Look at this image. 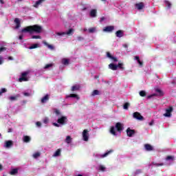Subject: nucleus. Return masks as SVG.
Instances as JSON below:
<instances>
[{
	"label": "nucleus",
	"mask_w": 176,
	"mask_h": 176,
	"mask_svg": "<svg viewBox=\"0 0 176 176\" xmlns=\"http://www.w3.org/2000/svg\"><path fill=\"white\" fill-rule=\"evenodd\" d=\"M54 113H55V115H56V116L58 117L57 122L52 123L54 127H61V126L67 124V123L68 122V118H67V116H63L60 110L55 109L54 110Z\"/></svg>",
	"instance_id": "nucleus-1"
},
{
	"label": "nucleus",
	"mask_w": 176,
	"mask_h": 176,
	"mask_svg": "<svg viewBox=\"0 0 176 176\" xmlns=\"http://www.w3.org/2000/svg\"><path fill=\"white\" fill-rule=\"evenodd\" d=\"M43 28L42 26L39 25H30L27 26L21 30L22 34H41L42 32Z\"/></svg>",
	"instance_id": "nucleus-2"
},
{
	"label": "nucleus",
	"mask_w": 176,
	"mask_h": 176,
	"mask_svg": "<svg viewBox=\"0 0 176 176\" xmlns=\"http://www.w3.org/2000/svg\"><path fill=\"white\" fill-rule=\"evenodd\" d=\"M123 130V124L120 122H118L116 126H111L110 129V133L112 135H119L122 131Z\"/></svg>",
	"instance_id": "nucleus-3"
},
{
	"label": "nucleus",
	"mask_w": 176,
	"mask_h": 176,
	"mask_svg": "<svg viewBox=\"0 0 176 176\" xmlns=\"http://www.w3.org/2000/svg\"><path fill=\"white\" fill-rule=\"evenodd\" d=\"M31 73L30 70H27L21 73V77L19 78V82H28V75Z\"/></svg>",
	"instance_id": "nucleus-4"
},
{
	"label": "nucleus",
	"mask_w": 176,
	"mask_h": 176,
	"mask_svg": "<svg viewBox=\"0 0 176 176\" xmlns=\"http://www.w3.org/2000/svg\"><path fill=\"white\" fill-rule=\"evenodd\" d=\"M55 34L59 38L65 36V35H72L74 34V29H69L67 32H56Z\"/></svg>",
	"instance_id": "nucleus-5"
},
{
	"label": "nucleus",
	"mask_w": 176,
	"mask_h": 176,
	"mask_svg": "<svg viewBox=\"0 0 176 176\" xmlns=\"http://www.w3.org/2000/svg\"><path fill=\"white\" fill-rule=\"evenodd\" d=\"M123 63H118V65H115L113 63H110L109 65V68L110 69H112V71H116L118 68H120V69H124V67H123Z\"/></svg>",
	"instance_id": "nucleus-6"
},
{
	"label": "nucleus",
	"mask_w": 176,
	"mask_h": 176,
	"mask_svg": "<svg viewBox=\"0 0 176 176\" xmlns=\"http://www.w3.org/2000/svg\"><path fill=\"white\" fill-rule=\"evenodd\" d=\"M89 131L87 129H85L82 133V137L83 141H85V142H87L89 141V138L90 137V134L89 133Z\"/></svg>",
	"instance_id": "nucleus-7"
},
{
	"label": "nucleus",
	"mask_w": 176,
	"mask_h": 176,
	"mask_svg": "<svg viewBox=\"0 0 176 176\" xmlns=\"http://www.w3.org/2000/svg\"><path fill=\"white\" fill-rule=\"evenodd\" d=\"M165 160L166 162V164L170 166V164H173V162L175 160V157L173 155H168L165 158Z\"/></svg>",
	"instance_id": "nucleus-8"
},
{
	"label": "nucleus",
	"mask_w": 176,
	"mask_h": 176,
	"mask_svg": "<svg viewBox=\"0 0 176 176\" xmlns=\"http://www.w3.org/2000/svg\"><path fill=\"white\" fill-rule=\"evenodd\" d=\"M66 98H75L77 101H79V100H80V97L79 96V95L76 94H70L66 95Z\"/></svg>",
	"instance_id": "nucleus-9"
},
{
	"label": "nucleus",
	"mask_w": 176,
	"mask_h": 176,
	"mask_svg": "<svg viewBox=\"0 0 176 176\" xmlns=\"http://www.w3.org/2000/svg\"><path fill=\"white\" fill-rule=\"evenodd\" d=\"M133 117L134 119H136L137 120H144V117L141 116V113H140L139 112L133 113Z\"/></svg>",
	"instance_id": "nucleus-10"
},
{
	"label": "nucleus",
	"mask_w": 176,
	"mask_h": 176,
	"mask_svg": "<svg viewBox=\"0 0 176 176\" xmlns=\"http://www.w3.org/2000/svg\"><path fill=\"white\" fill-rule=\"evenodd\" d=\"M13 146V141L12 140H7L4 142L3 147L9 149Z\"/></svg>",
	"instance_id": "nucleus-11"
},
{
	"label": "nucleus",
	"mask_w": 176,
	"mask_h": 176,
	"mask_svg": "<svg viewBox=\"0 0 176 176\" xmlns=\"http://www.w3.org/2000/svg\"><path fill=\"white\" fill-rule=\"evenodd\" d=\"M171 112H173V107H168L166 109V112L164 113V116L165 118H171Z\"/></svg>",
	"instance_id": "nucleus-12"
},
{
	"label": "nucleus",
	"mask_w": 176,
	"mask_h": 176,
	"mask_svg": "<svg viewBox=\"0 0 176 176\" xmlns=\"http://www.w3.org/2000/svg\"><path fill=\"white\" fill-rule=\"evenodd\" d=\"M112 152H113V150H110L104 154L98 155L97 157H98V159H104V157H107V156H108L109 155H111Z\"/></svg>",
	"instance_id": "nucleus-13"
},
{
	"label": "nucleus",
	"mask_w": 176,
	"mask_h": 176,
	"mask_svg": "<svg viewBox=\"0 0 176 176\" xmlns=\"http://www.w3.org/2000/svg\"><path fill=\"white\" fill-rule=\"evenodd\" d=\"M43 2H45V0L36 1V2L34 3L33 8H36V9H38V8H39V6H41L42 3H43Z\"/></svg>",
	"instance_id": "nucleus-14"
},
{
	"label": "nucleus",
	"mask_w": 176,
	"mask_h": 176,
	"mask_svg": "<svg viewBox=\"0 0 176 176\" xmlns=\"http://www.w3.org/2000/svg\"><path fill=\"white\" fill-rule=\"evenodd\" d=\"M135 7L136 9H138V10H142V9L145 8V4H144L142 2L138 3L135 5Z\"/></svg>",
	"instance_id": "nucleus-15"
},
{
	"label": "nucleus",
	"mask_w": 176,
	"mask_h": 176,
	"mask_svg": "<svg viewBox=\"0 0 176 176\" xmlns=\"http://www.w3.org/2000/svg\"><path fill=\"white\" fill-rule=\"evenodd\" d=\"M14 21L16 24L15 28L16 30H18V28H20V27H21L20 24L21 23V20H20V19H19V18H16Z\"/></svg>",
	"instance_id": "nucleus-16"
},
{
	"label": "nucleus",
	"mask_w": 176,
	"mask_h": 176,
	"mask_svg": "<svg viewBox=\"0 0 176 176\" xmlns=\"http://www.w3.org/2000/svg\"><path fill=\"white\" fill-rule=\"evenodd\" d=\"M70 61L69 58H64L61 59V64H63V65H69Z\"/></svg>",
	"instance_id": "nucleus-17"
},
{
	"label": "nucleus",
	"mask_w": 176,
	"mask_h": 176,
	"mask_svg": "<svg viewBox=\"0 0 176 176\" xmlns=\"http://www.w3.org/2000/svg\"><path fill=\"white\" fill-rule=\"evenodd\" d=\"M60 156H61V149L58 148L54 153L52 157H58Z\"/></svg>",
	"instance_id": "nucleus-18"
},
{
	"label": "nucleus",
	"mask_w": 176,
	"mask_h": 176,
	"mask_svg": "<svg viewBox=\"0 0 176 176\" xmlns=\"http://www.w3.org/2000/svg\"><path fill=\"white\" fill-rule=\"evenodd\" d=\"M113 31V26H107L103 29V32H111Z\"/></svg>",
	"instance_id": "nucleus-19"
},
{
	"label": "nucleus",
	"mask_w": 176,
	"mask_h": 176,
	"mask_svg": "<svg viewBox=\"0 0 176 176\" xmlns=\"http://www.w3.org/2000/svg\"><path fill=\"white\" fill-rule=\"evenodd\" d=\"M164 5L168 9H171V6H173V3L168 0L164 1Z\"/></svg>",
	"instance_id": "nucleus-20"
},
{
	"label": "nucleus",
	"mask_w": 176,
	"mask_h": 176,
	"mask_svg": "<svg viewBox=\"0 0 176 176\" xmlns=\"http://www.w3.org/2000/svg\"><path fill=\"white\" fill-rule=\"evenodd\" d=\"M107 56L108 57V58H110V60H112V61H114V63H116L118 61V58H116V57L112 56V55H111V53L109 52L107 53Z\"/></svg>",
	"instance_id": "nucleus-21"
},
{
	"label": "nucleus",
	"mask_w": 176,
	"mask_h": 176,
	"mask_svg": "<svg viewBox=\"0 0 176 176\" xmlns=\"http://www.w3.org/2000/svg\"><path fill=\"white\" fill-rule=\"evenodd\" d=\"M43 45H45V46H47V47L50 50H54V46H53L52 45L47 43V42L46 41H43Z\"/></svg>",
	"instance_id": "nucleus-22"
},
{
	"label": "nucleus",
	"mask_w": 176,
	"mask_h": 176,
	"mask_svg": "<svg viewBox=\"0 0 176 176\" xmlns=\"http://www.w3.org/2000/svg\"><path fill=\"white\" fill-rule=\"evenodd\" d=\"M80 89V85H74L72 87V91H78Z\"/></svg>",
	"instance_id": "nucleus-23"
},
{
	"label": "nucleus",
	"mask_w": 176,
	"mask_h": 176,
	"mask_svg": "<svg viewBox=\"0 0 176 176\" xmlns=\"http://www.w3.org/2000/svg\"><path fill=\"white\" fill-rule=\"evenodd\" d=\"M50 96L49 95H45L44 97L41 98V102L45 104V102H47L49 101Z\"/></svg>",
	"instance_id": "nucleus-24"
},
{
	"label": "nucleus",
	"mask_w": 176,
	"mask_h": 176,
	"mask_svg": "<svg viewBox=\"0 0 176 176\" xmlns=\"http://www.w3.org/2000/svg\"><path fill=\"white\" fill-rule=\"evenodd\" d=\"M38 47H41V44L35 43V44L32 45L30 47H29L28 49H30V50L38 49Z\"/></svg>",
	"instance_id": "nucleus-25"
},
{
	"label": "nucleus",
	"mask_w": 176,
	"mask_h": 176,
	"mask_svg": "<svg viewBox=\"0 0 176 176\" xmlns=\"http://www.w3.org/2000/svg\"><path fill=\"white\" fill-rule=\"evenodd\" d=\"M100 94H101V92L97 89L94 90L91 93L92 97H94L96 96H100Z\"/></svg>",
	"instance_id": "nucleus-26"
},
{
	"label": "nucleus",
	"mask_w": 176,
	"mask_h": 176,
	"mask_svg": "<svg viewBox=\"0 0 176 176\" xmlns=\"http://www.w3.org/2000/svg\"><path fill=\"white\" fill-rule=\"evenodd\" d=\"M53 67H54V63H49L45 65L44 69H51V68H53Z\"/></svg>",
	"instance_id": "nucleus-27"
},
{
	"label": "nucleus",
	"mask_w": 176,
	"mask_h": 176,
	"mask_svg": "<svg viewBox=\"0 0 176 176\" xmlns=\"http://www.w3.org/2000/svg\"><path fill=\"white\" fill-rule=\"evenodd\" d=\"M23 142L28 143V142H30V141H31V138L28 135H25L23 138Z\"/></svg>",
	"instance_id": "nucleus-28"
},
{
	"label": "nucleus",
	"mask_w": 176,
	"mask_h": 176,
	"mask_svg": "<svg viewBox=\"0 0 176 176\" xmlns=\"http://www.w3.org/2000/svg\"><path fill=\"white\" fill-rule=\"evenodd\" d=\"M144 148L146 151H153V146H152L151 144H145Z\"/></svg>",
	"instance_id": "nucleus-29"
},
{
	"label": "nucleus",
	"mask_w": 176,
	"mask_h": 176,
	"mask_svg": "<svg viewBox=\"0 0 176 176\" xmlns=\"http://www.w3.org/2000/svg\"><path fill=\"white\" fill-rule=\"evenodd\" d=\"M90 16L91 17H96L97 16V10H91L90 11Z\"/></svg>",
	"instance_id": "nucleus-30"
},
{
	"label": "nucleus",
	"mask_w": 176,
	"mask_h": 176,
	"mask_svg": "<svg viewBox=\"0 0 176 176\" xmlns=\"http://www.w3.org/2000/svg\"><path fill=\"white\" fill-rule=\"evenodd\" d=\"M19 97H20V95H16L14 96H10L8 98V100H10V101H16V100H17L19 98Z\"/></svg>",
	"instance_id": "nucleus-31"
},
{
	"label": "nucleus",
	"mask_w": 176,
	"mask_h": 176,
	"mask_svg": "<svg viewBox=\"0 0 176 176\" xmlns=\"http://www.w3.org/2000/svg\"><path fill=\"white\" fill-rule=\"evenodd\" d=\"M126 134L129 137H133V135L134 134V131L131 130L130 129H128L126 130Z\"/></svg>",
	"instance_id": "nucleus-32"
},
{
	"label": "nucleus",
	"mask_w": 176,
	"mask_h": 176,
	"mask_svg": "<svg viewBox=\"0 0 176 176\" xmlns=\"http://www.w3.org/2000/svg\"><path fill=\"white\" fill-rule=\"evenodd\" d=\"M65 142H66V144H71V142H72V138H71L69 135H67L65 140Z\"/></svg>",
	"instance_id": "nucleus-33"
},
{
	"label": "nucleus",
	"mask_w": 176,
	"mask_h": 176,
	"mask_svg": "<svg viewBox=\"0 0 176 176\" xmlns=\"http://www.w3.org/2000/svg\"><path fill=\"white\" fill-rule=\"evenodd\" d=\"M17 173H19V168H14L11 170V171L10 172V174L11 175H16Z\"/></svg>",
	"instance_id": "nucleus-34"
},
{
	"label": "nucleus",
	"mask_w": 176,
	"mask_h": 176,
	"mask_svg": "<svg viewBox=\"0 0 176 176\" xmlns=\"http://www.w3.org/2000/svg\"><path fill=\"white\" fill-rule=\"evenodd\" d=\"M97 31V28L94 27V28H90L88 29V32H89V34H94V32H96Z\"/></svg>",
	"instance_id": "nucleus-35"
},
{
	"label": "nucleus",
	"mask_w": 176,
	"mask_h": 176,
	"mask_svg": "<svg viewBox=\"0 0 176 176\" xmlns=\"http://www.w3.org/2000/svg\"><path fill=\"white\" fill-rule=\"evenodd\" d=\"M98 170H99V171L104 172V171H105V170H107V168L104 165H99L98 166Z\"/></svg>",
	"instance_id": "nucleus-36"
},
{
	"label": "nucleus",
	"mask_w": 176,
	"mask_h": 176,
	"mask_svg": "<svg viewBox=\"0 0 176 176\" xmlns=\"http://www.w3.org/2000/svg\"><path fill=\"white\" fill-rule=\"evenodd\" d=\"M155 91L157 93V96H163L164 93L160 88H155Z\"/></svg>",
	"instance_id": "nucleus-37"
},
{
	"label": "nucleus",
	"mask_w": 176,
	"mask_h": 176,
	"mask_svg": "<svg viewBox=\"0 0 176 176\" xmlns=\"http://www.w3.org/2000/svg\"><path fill=\"white\" fill-rule=\"evenodd\" d=\"M41 157V153L40 152H36L34 153L32 155V157H34V159H38V157Z\"/></svg>",
	"instance_id": "nucleus-38"
},
{
	"label": "nucleus",
	"mask_w": 176,
	"mask_h": 176,
	"mask_svg": "<svg viewBox=\"0 0 176 176\" xmlns=\"http://www.w3.org/2000/svg\"><path fill=\"white\" fill-rule=\"evenodd\" d=\"M116 34L118 38H122V36H123V32L122 30L117 31Z\"/></svg>",
	"instance_id": "nucleus-39"
},
{
	"label": "nucleus",
	"mask_w": 176,
	"mask_h": 176,
	"mask_svg": "<svg viewBox=\"0 0 176 176\" xmlns=\"http://www.w3.org/2000/svg\"><path fill=\"white\" fill-rule=\"evenodd\" d=\"M135 60H137V61H138V64L140 65V67H142V62H141V60H140V57L135 56Z\"/></svg>",
	"instance_id": "nucleus-40"
},
{
	"label": "nucleus",
	"mask_w": 176,
	"mask_h": 176,
	"mask_svg": "<svg viewBox=\"0 0 176 176\" xmlns=\"http://www.w3.org/2000/svg\"><path fill=\"white\" fill-rule=\"evenodd\" d=\"M140 96L141 97H145L146 96V93L145 92V91H141L140 92Z\"/></svg>",
	"instance_id": "nucleus-41"
},
{
	"label": "nucleus",
	"mask_w": 176,
	"mask_h": 176,
	"mask_svg": "<svg viewBox=\"0 0 176 176\" xmlns=\"http://www.w3.org/2000/svg\"><path fill=\"white\" fill-rule=\"evenodd\" d=\"M129 107H130V103L129 102H126L124 104V109H129Z\"/></svg>",
	"instance_id": "nucleus-42"
},
{
	"label": "nucleus",
	"mask_w": 176,
	"mask_h": 176,
	"mask_svg": "<svg viewBox=\"0 0 176 176\" xmlns=\"http://www.w3.org/2000/svg\"><path fill=\"white\" fill-rule=\"evenodd\" d=\"M6 50H7V48L5 47H0V54H1V53H3V52H6Z\"/></svg>",
	"instance_id": "nucleus-43"
},
{
	"label": "nucleus",
	"mask_w": 176,
	"mask_h": 176,
	"mask_svg": "<svg viewBox=\"0 0 176 176\" xmlns=\"http://www.w3.org/2000/svg\"><path fill=\"white\" fill-rule=\"evenodd\" d=\"M32 94V93L31 92H23V95L25 96V97H30V96Z\"/></svg>",
	"instance_id": "nucleus-44"
},
{
	"label": "nucleus",
	"mask_w": 176,
	"mask_h": 176,
	"mask_svg": "<svg viewBox=\"0 0 176 176\" xmlns=\"http://www.w3.org/2000/svg\"><path fill=\"white\" fill-rule=\"evenodd\" d=\"M41 36H35V35L32 36V39H41Z\"/></svg>",
	"instance_id": "nucleus-45"
},
{
	"label": "nucleus",
	"mask_w": 176,
	"mask_h": 176,
	"mask_svg": "<svg viewBox=\"0 0 176 176\" xmlns=\"http://www.w3.org/2000/svg\"><path fill=\"white\" fill-rule=\"evenodd\" d=\"M6 91H7L6 89L2 88V89L0 90V96H1L3 93H6Z\"/></svg>",
	"instance_id": "nucleus-46"
},
{
	"label": "nucleus",
	"mask_w": 176,
	"mask_h": 176,
	"mask_svg": "<svg viewBox=\"0 0 176 176\" xmlns=\"http://www.w3.org/2000/svg\"><path fill=\"white\" fill-rule=\"evenodd\" d=\"M43 123H45V124H47V123H49V118H45L43 119Z\"/></svg>",
	"instance_id": "nucleus-47"
},
{
	"label": "nucleus",
	"mask_w": 176,
	"mask_h": 176,
	"mask_svg": "<svg viewBox=\"0 0 176 176\" xmlns=\"http://www.w3.org/2000/svg\"><path fill=\"white\" fill-rule=\"evenodd\" d=\"M153 166H156L157 167H159V166H164V164H157V163H153Z\"/></svg>",
	"instance_id": "nucleus-48"
},
{
	"label": "nucleus",
	"mask_w": 176,
	"mask_h": 176,
	"mask_svg": "<svg viewBox=\"0 0 176 176\" xmlns=\"http://www.w3.org/2000/svg\"><path fill=\"white\" fill-rule=\"evenodd\" d=\"M36 127H41V126H42V123H41V122H36Z\"/></svg>",
	"instance_id": "nucleus-49"
},
{
	"label": "nucleus",
	"mask_w": 176,
	"mask_h": 176,
	"mask_svg": "<svg viewBox=\"0 0 176 176\" xmlns=\"http://www.w3.org/2000/svg\"><path fill=\"white\" fill-rule=\"evenodd\" d=\"M3 64V57L0 56V65H2Z\"/></svg>",
	"instance_id": "nucleus-50"
},
{
	"label": "nucleus",
	"mask_w": 176,
	"mask_h": 176,
	"mask_svg": "<svg viewBox=\"0 0 176 176\" xmlns=\"http://www.w3.org/2000/svg\"><path fill=\"white\" fill-rule=\"evenodd\" d=\"M83 39H85V38H83L82 36H78L77 37L78 41H83Z\"/></svg>",
	"instance_id": "nucleus-51"
},
{
	"label": "nucleus",
	"mask_w": 176,
	"mask_h": 176,
	"mask_svg": "<svg viewBox=\"0 0 176 176\" xmlns=\"http://www.w3.org/2000/svg\"><path fill=\"white\" fill-rule=\"evenodd\" d=\"M24 38V34H21L19 37V39H20L21 41V39H23Z\"/></svg>",
	"instance_id": "nucleus-52"
},
{
	"label": "nucleus",
	"mask_w": 176,
	"mask_h": 176,
	"mask_svg": "<svg viewBox=\"0 0 176 176\" xmlns=\"http://www.w3.org/2000/svg\"><path fill=\"white\" fill-rule=\"evenodd\" d=\"M104 20H105V17H104V16L101 17L100 20V23H102V21H104Z\"/></svg>",
	"instance_id": "nucleus-53"
},
{
	"label": "nucleus",
	"mask_w": 176,
	"mask_h": 176,
	"mask_svg": "<svg viewBox=\"0 0 176 176\" xmlns=\"http://www.w3.org/2000/svg\"><path fill=\"white\" fill-rule=\"evenodd\" d=\"M123 47L127 48V47H129V45H127V44H124Z\"/></svg>",
	"instance_id": "nucleus-54"
},
{
	"label": "nucleus",
	"mask_w": 176,
	"mask_h": 176,
	"mask_svg": "<svg viewBox=\"0 0 176 176\" xmlns=\"http://www.w3.org/2000/svg\"><path fill=\"white\" fill-rule=\"evenodd\" d=\"M0 3H1L2 5H3V3H5V1H3V0H0Z\"/></svg>",
	"instance_id": "nucleus-55"
},
{
	"label": "nucleus",
	"mask_w": 176,
	"mask_h": 176,
	"mask_svg": "<svg viewBox=\"0 0 176 176\" xmlns=\"http://www.w3.org/2000/svg\"><path fill=\"white\" fill-rule=\"evenodd\" d=\"M156 96V94H153V95H151V96H149L148 98H151V97H153V96Z\"/></svg>",
	"instance_id": "nucleus-56"
},
{
	"label": "nucleus",
	"mask_w": 176,
	"mask_h": 176,
	"mask_svg": "<svg viewBox=\"0 0 176 176\" xmlns=\"http://www.w3.org/2000/svg\"><path fill=\"white\" fill-rule=\"evenodd\" d=\"M3 167L2 166V164H0V171L2 170Z\"/></svg>",
	"instance_id": "nucleus-57"
},
{
	"label": "nucleus",
	"mask_w": 176,
	"mask_h": 176,
	"mask_svg": "<svg viewBox=\"0 0 176 176\" xmlns=\"http://www.w3.org/2000/svg\"><path fill=\"white\" fill-rule=\"evenodd\" d=\"M8 60H13V58H12V56H10V57H8Z\"/></svg>",
	"instance_id": "nucleus-58"
},
{
	"label": "nucleus",
	"mask_w": 176,
	"mask_h": 176,
	"mask_svg": "<svg viewBox=\"0 0 176 176\" xmlns=\"http://www.w3.org/2000/svg\"><path fill=\"white\" fill-rule=\"evenodd\" d=\"M86 31H89L87 28L84 29V32H86Z\"/></svg>",
	"instance_id": "nucleus-59"
},
{
	"label": "nucleus",
	"mask_w": 176,
	"mask_h": 176,
	"mask_svg": "<svg viewBox=\"0 0 176 176\" xmlns=\"http://www.w3.org/2000/svg\"><path fill=\"white\" fill-rule=\"evenodd\" d=\"M150 126H152V124H153V122H151L149 123Z\"/></svg>",
	"instance_id": "nucleus-60"
},
{
	"label": "nucleus",
	"mask_w": 176,
	"mask_h": 176,
	"mask_svg": "<svg viewBox=\"0 0 176 176\" xmlns=\"http://www.w3.org/2000/svg\"><path fill=\"white\" fill-rule=\"evenodd\" d=\"M77 176H82V175H78Z\"/></svg>",
	"instance_id": "nucleus-61"
},
{
	"label": "nucleus",
	"mask_w": 176,
	"mask_h": 176,
	"mask_svg": "<svg viewBox=\"0 0 176 176\" xmlns=\"http://www.w3.org/2000/svg\"><path fill=\"white\" fill-rule=\"evenodd\" d=\"M19 1H23V0H18Z\"/></svg>",
	"instance_id": "nucleus-62"
},
{
	"label": "nucleus",
	"mask_w": 176,
	"mask_h": 176,
	"mask_svg": "<svg viewBox=\"0 0 176 176\" xmlns=\"http://www.w3.org/2000/svg\"><path fill=\"white\" fill-rule=\"evenodd\" d=\"M0 137H1V133H0Z\"/></svg>",
	"instance_id": "nucleus-63"
}]
</instances>
